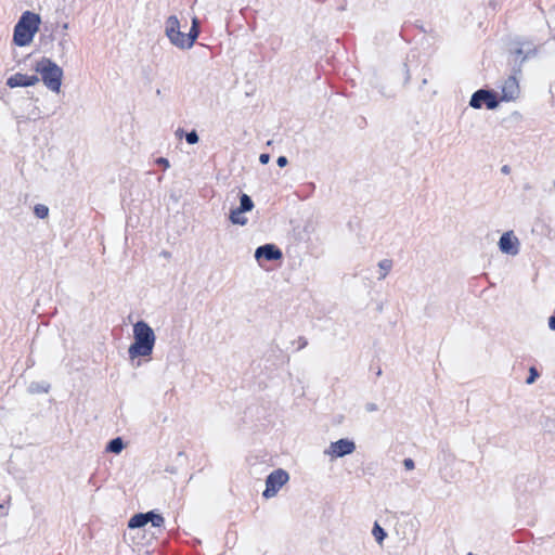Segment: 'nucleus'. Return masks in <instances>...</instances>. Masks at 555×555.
<instances>
[{
  "label": "nucleus",
  "mask_w": 555,
  "mask_h": 555,
  "mask_svg": "<svg viewBox=\"0 0 555 555\" xmlns=\"http://www.w3.org/2000/svg\"><path fill=\"white\" fill-rule=\"evenodd\" d=\"M155 341L153 328L145 321H138L133 325V343L128 348L129 358L133 360L139 357H150Z\"/></svg>",
  "instance_id": "obj_1"
},
{
  "label": "nucleus",
  "mask_w": 555,
  "mask_h": 555,
  "mask_svg": "<svg viewBox=\"0 0 555 555\" xmlns=\"http://www.w3.org/2000/svg\"><path fill=\"white\" fill-rule=\"evenodd\" d=\"M40 24L41 17L39 14L31 11H25L14 26V44L17 47L29 46L33 42L35 35L38 33Z\"/></svg>",
  "instance_id": "obj_2"
},
{
  "label": "nucleus",
  "mask_w": 555,
  "mask_h": 555,
  "mask_svg": "<svg viewBox=\"0 0 555 555\" xmlns=\"http://www.w3.org/2000/svg\"><path fill=\"white\" fill-rule=\"evenodd\" d=\"M39 77V81L52 92L59 93L62 87L64 72L55 62L49 57H40L33 66Z\"/></svg>",
  "instance_id": "obj_3"
},
{
  "label": "nucleus",
  "mask_w": 555,
  "mask_h": 555,
  "mask_svg": "<svg viewBox=\"0 0 555 555\" xmlns=\"http://www.w3.org/2000/svg\"><path fill=\"white\" fill-rule=\"evenodd\" d=\"M289 480V474L282 469L278 468L268 475L266 479V489L262 492V496L264 499L274 498L280 489L286 485Z\"/></svg>",
  "instance_id": "obj_4"
},
{
  "label": "nucleus",
  "mask_w": 555,
  "mask_h": 555,
  "mask_svg": "<svg viewBox=\"0 0 555 555\" xmlns=\"http://www.w3.org/2000/svg\"><path fill=\"white\" fill-rule=\"evenodd\" d=\"M164 33L172 46L181 48L184 33L181 31V23L177 15H169L166 18Z\"/></svg>",
  "instance_id": "obj_5"
},
{
  "label": "nucleus",
  "mask_w": 555,
  "mask_h": 555,
  "mask_svg": "<svg viewBox=\"0 0 555 555\" xmlns=\"http://www.w3.org/2000/svg\"><path fill=\"white\" fill-rule=\"evenodd\" d=\"M482 104H485L488 109H495L499 106L495 93L486 89H479L474 92L469 105L473 108L479 109L482 107Z\"/></svg>",
  "instance_id": "obj_6"
},
{
  "label": "nucleus",
  "mask_w": 555,
  "mask_h": 555,
  "mask_svg": "<svg viewBox=\"0 0 555 555\" xmlns=\"http://www.w3.org/2000/svg\"><path fill=\"white\" fill-rule=\"evenodd\" d=\"M356 450V443L347 438L339 439L331 442L330 446L324 450V455L331 459L344 457L353 453Z\"/></svg>",
  "instance_id": "obj_7"
},
{
  "label": "nucleus",
  "mask_w": 555,
  "mask_h": 555,
  "mask_svg": "<svg viewBox=\"0 0 555 555\" xmlns=\"http://www.w3.org/2000/svg\"><path fill=\"white\" fill-rule=\"evenodd\" d=\"M149 522H151L153 527L160 528L164 525L165 520L162 515L156 514L154 512H147L145 514L141 513V514H137L133 517H131L128 526L131 529L141 528Z\"/></svg>",
  "instance_id": "obj_8"
},
{
  "label": "nucleus",
  "mask_w": 555,
  "mask_h": 555,
  "mask_svg": "<svg viewBox=\"0 0 555 555\" xmlns=\"http://www.w3.org/2000/svg\"><path fill=\"white\" fill-rule=\"evenodd\" d=\"M519 82L515 76L506 78L501 87V101L511 102L519 98Z\"/></svg>",
  "instance_id": "obj_9"
},
{
  "label": "nucleus",
  "mask_w": 555,
  "mask_h": 555,
  "mask_svg": "<svg viewBox=\"0 0 555 555\" xmlns=\"http://www.w3.org/2000/svg\"><path fill=\"white\" fill-rule=\"evenodd\" d=\"M519 240L513 231L503 233L499 240V248L506 255L516 256L519 253Z\"/></svg>",
  "instance_id": "obj_10"
},
{
  "label": "nucleus",
  "mask_w": 555,
  "mask_h": 555,
  "mask_svg": "<svg viewBox=\"0 0 555 555\" xmlns=\"http://www.w3.org/2000/svg\"><path fill=\"white\" fill-rule=\"evenodd\" d=\"M38 82L39 77L37 75H25L22 73H16L7 79V86L10 88L33 87Z\"/></svg>",
  "instance_id": "obj_11"
},
{
  "label": "nucleus",
  "mask_w": 555,
  "mask_h": 555,
  "mask_svg": "<svg viewBox=\"0 0 555 555\" xmlns=\"http://www.w3.org/2000/svg\"><path fill=\"white\" fill-rule=\"evenodd\" d=\"M283 257L282 251L273 244L259 246L255 251V258L259 261L266 259L269 261L279 260Z\"/></svg>",
  "instance_id": "obj_12"
},
{
  "label": "nucleus",
  "mask_w": 555,
  "mask_h": 555,
  "mask_svg": "<svg viewBox=\"0 0 555 555\" xmlns=\"http://www.w3.org/2000/svg\"><path fill=\"white\" fill-rule=\"evenodd\" d=\"M535 51H537L535 47H533L530 43H528L526 48L524 46H521V47L515 49L513 51L514 63L516 65H518V68L515 69V72H520V66L522 65V63L527 60V57L529 55L535 54Z\"/></svg>",
  "instance_id": "obj_13"
},
{
  "label": "nucleus",
  "mask_w": 555,
  "mask_h": 555,
  "mask_svg": "<svg viewBox=\"0 0 555 555\" xmlns=\"http://www.w3.org/2000/svg\"><path fill=\"white\" fill-rule=\"evenodd\" d=\"M198 36H199V29H195V27H191V29L188 34L184 33L180 49L181 50L191 49L194 46Z\"/></svg>",
  "instance_id": "obj_14"
},
{
  "label": "nucleus",
  "mask_w": 555,
  "mask_h": 555,
  "mask_svg": "<svg viewBox=\"0 0 555 555\" xmlns=\"http://www.w3.org/2000/svg\"><path fill=\"white\" fill-rule=\"evenodd\" d=\"M378 276L379 281L384 280L392 268V261L389 259H383L378 262Z\"/></svg>",
  "instance_id": "obj_15"
},
{
  "label": "nucleus",
  "mask_w": 555,
  "mask_h": 555,
  "mask_svg": "<svg viewBox=\"0 0 555 555\" xmlns=\"http://www.w3.org/2000/svg\"><path fill=\"white\" fill-rule=\"evenodd\" d=\"M244 211H241L240 208H234L230 211V221L233 224L245 225L247 223V218L243 216Z\"/></svg>",
  "instance_id": "obj_16"
},
{
  "label": "nucleus",
  "mask_w": 555,
  "mask_h": 555,
  "mask_svg": "<svg viewBox=\"0 0 555 555\" xmlns=\"http://www.w3.org/2000/svg\"><path fill=\"white\" fill-rule=\"evenodd\" d=\"M237 208H240L241 211L247 212L254 208V203L247 194H242L240 196V206Z\"/></svg>",
  "instance_id": "obj_17"
},
{
  "label": "nucleus",
  "mask_w": 555,
  "mask_h": 555,
  "mask_svg": "<svg viewBox=\"0 0 555 555\" xmlns=\"http://www.w3.org/2000/svg\"><path fill=\"white\" fill-rule=\"evenodd\" d=\"M124 449V442L121 440V438H115L113 440H111L106 447V451L108 452H112V453H120Z\"/></svg>",
  "instance_id": "obj_18"
},
{
  "label": "nucleus",
  "mask_w": 555,
  "mask_h": 555,
  "mask_svg": "<svg viewBox=\"0 0 555 555\" xmlns=\"http://www.w3.org/2000/svg\"><path fill=\"white\" fill-rule=\"evenodd\" d=\"M372 534L373 537L375 538L376 542L379 544V545H383V542L384 540L386 539L387 537V533L385 532V530L378 525V522H375L374 524V527L372 529Z\"/></svg>",
  "instance_id": "obj_19"
},
{
  "label": "nucleus",
  "mask_w": 555,
  "mask_h": 555,
  "mask_svg": "<svg viewBox=\"0 0 555 555\" xmlns=\"http://www.w3.org/2000/svg\"><path fill=\"white\" fill-rule=\"evenodd\" d=\"M61 51V56L65 55L69 49L70 40L67 35H63L57 43Z\"/></svg>",
  "instance_id": "obj_20"
},
{
  "label": "nucleus",
  "mask_w": 555,
  "mask_h": 555,
  "mask_svg": "<svg viewBox=\"0 0 555 555\" xmlns=\"http://www.w3.org/2000/svg\"><path fill=\"white\" fill-rule=\"evenodd\" d=\"M34 212L38 218L44 219L49 216V208L43 204H37L34 208Z\"/></svg>",
  "instance_id": "obj_21"
},
{
  "label": "nucleus",
  "mask_w": 555,
  "mask_h": 555,
  "mask_svg": "<svg viewBox=\"0 0 555 555\" xmlns=\"http://www.w3.org/2000/svg\"><path fill=\"white\" fill-rule=\"evenodd\" d=\"M185 140L189 144H196L199 141V137L195 130L185 133Z\"/></svg>",
  "instance_id": "obj_22"
},
{
  "label": "nucleus",
  "mask_w": 555,
  "mask_h": 555,
  "mask_svg": "<svg viewBox=\"0 0 555 555\" xmlns=\"http://www.w3.org/2000/svg\"><path fill=\"white\" fill-rule=\"evenodd\" d=\"M29 390L31 392H48L49 386L48 385L47 386H41L39 384H31L29 386Z\"/></svg>",
  "instance_id": "obj_23"
},
{
  "label": "nucleus",
  "mask_w": 555,
  "mask_h": 555,
  "mask_svg": "<svg viewBox=\"0 0 555 555\" xmlns=\"http://www.w3.org/2000/svg\"><path fill=\"white\" fill-rule=\"evenodd\" d=\"M529 372H530V375H529V377L527 378L526 383H527L528 385H531V384H533V383H534V380H535V379H537V377L539 376V373H538V371H537L534 367H530V371H529Z\"/></svg>",
  "instance_id": "obj_24"
},
{
  "label": "nucleus",
  "mask_w": 555,
  "mask_h": 555,
  "mask_svg": "<svg viewBox=\"0 0 555 555\" xmlns=\"http://www.w3.org/2000/svg\"><path fill=\"white\" fill-rule=\"evenodd\" d=\"M403 466L406 470H412L415 467L414 461L412 459H405L403 461Z\"/></svg>",
  "instance_id": "obj_25"
},
{
  "label": "nucleus",
  "mask_w": 555,
  "mask_h": 555,
  "mask_svg": "<svg viewBox=\"0 0 555 555\" xmlns=\"http://www.w3.org/2000/svg\"><path fill=\"white\" fill-rule=\"evenodd\" d=\"M155 162L157 165L163 166L164 168H169L170 166L169 160L165 157H158Z\"/></svg>",
  "instance_id": "obj_26"
},
{
  "label": "nucleus",
  "mask_w": 555,
  "mask_h": 555,
  "mask_svg": "<svg viewBox=\"0 0 555 555\" xmlns=\"http://www.w3.org/2000/svg\"><path fill=\"white\" fill-rule=\"evenodd\" d=\"M288 160L285 156H280L276 160V164L279 167H285L287 165Z\"/></svg>",
  "instance_id": "obj_27"
},
{
  "label": "nucleus",
  "mask_w": 555,
  "mask_h": 555,
  "mask_svg": "<svg viewBox=\"0 0 555 555\" xmlns=\"http://www.w3.org/2000/svg\"><path fill=\"white\" fill-rule=\"evenodd\" d=\"M270 160V155L269 154H261L259 156V162L263 165L268 164Z\"/></svg>",
  "instance_id": "obj_28"
},
{
  "label": "nucleus",
  "mask_w": 555,
  "mask_h": 555,
  "mask_svg": "<svg viewBox=\"0 0 555 555\" xmlns=\"http://www.w3.org/2000/svg\"><path fill=\"white\" fill-rule=\"evenodd\" d=\"M547 324H548V327L552 330V331H555V317L552 315L548 318V321H547Z\"/></svg>",
  "instance_id": "obj_29"
},
{
  "label": "nucleus",
  "mask_w": 555,
  "mask_h": 555,
  "mask_svg": "<svg viewBox=\"0 0 555 555\" xmlns=\"http://www.w3.org/2000/svg\"><path fill=\"white\" fill-rule=\"evenodd\" d=\"M198 26H199V22H198L197 17H193L191 27H195V29H198Z\"/></svg>",
  "instance_id": "obj_30"
},
{
  "label": "nucleus",
  "mask_w": 555,
  "mask_h": 555,
  "mask_svg": "<svg viewBox=\"0 0 555 555\" xmlns=\"http://www.w3.org/2000/svg\"><path fill=\"white\" fill-rule=\"evenodd\" d=\"M182 133H183V130H182V129H178V130L176 131V135H178V137H181V135H182Z\"/></svg>",
  "instance_id": "obj_31"
},
{
  "label": "nucleus",
  "mask_w": 555,
  "mask_h": 555,
  "mask_svg": "<svg viewBox=\"0 0 555 555\" xmlns=\"http://www.w3.org/2000/svg\"><path fill=\"white\" fill-rule=\"evenodd\" d=\"M306 345H307V341H306V340L300 341V347H301V348H302V347H305Z\"/></svg>",
  "instance_id": "obj_32"
},
{
  "label": "nucleus",
  "mask_w": 555,
  "mask_h": 555,
  "mask_svg": "<svg viewBox=\"0 0 555 555\" xmlns=\"http://www.w3.org/2000/svg\"><path fill=\"white\" fill-rule=\"evenodd\" d=\"M502 171H503V172H507V171H508L507 166H504V167L502 168Z\"/></svg>",
  "instance_id": "obj_33"
},
{
  "label": "nucleus",
  "mask_w": 555,
  "mask_h": 555,
  "mask_svg": "<svg viewBox=\"0 0 555 555\" xmlns=\"http://www.w3.org/2000/svg\"><path fill=\"white\" fill-rule=\"evenodd\" d=\"M374 409H375L374 405H371L367 408L369 411H373Z\"/></svg>",
  "instance_id": "obj_34"
},
{
  "label": "nucleus",
  "mask_w": 555,
  "mask_h": 555,
  "mask_svg": "<svg viewBox=\"0 0 555 555\" xmlns=\"http://www.w3.org/2000/svg\"><path fill=\"white\" fill-rule=\"evenodd\" d=\"M67 27H68V25H67V24H64V25H63V28H64V29H67Z\"/></svg>",
  "instance_id": "obj_35"
},
{
  "label": "nucleus",
  "mask_w": 555,
  "mask_h": 555,
  "mask_svg": "<svg viewBox=\"0 0 555 555\" xmlns=\"http://www.w3.org/2000/svg\"><path fill=\"white\" fill-rule=\"evenodd\" d=\"M553 185H554V189H555V180H554V183H553Z\"/></svg>",
  "instance_id": "obj_36"
}]
</instances>
